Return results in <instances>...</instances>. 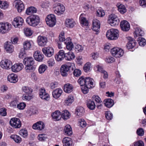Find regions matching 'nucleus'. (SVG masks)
<instances>
[{
    "label": "nucleus",
    "mask_w": 146,
    "mask_h": 146,
    "mask_svg": "<svg viewBox=\"0 0 146 146\" xmlns=\"http://www.w3.org/2000/svg\"><path fill=\"white\" fill-rule=\"evenodd\" d=\"M73 86L72 84L67 83L64 85V91L67 93L71 92L73 90Z\"/></svg>",
    "instance_id": "30"
},
{
    "label": "nucleus",
    "mask_w": 146,
    "mask_h": 146,
    "mask_svg": "<svg viewBox=\"0 0 146 146\" xmlns=\"http://www.w3.org/2000/svg\"><path fill=\"white\" fill-rule=\"evenodd\" d=\"M22 99L24 100L27 101H29L32 98V94H23L22 97Z\"/></svg>",
    "instance_id": "52"
},
{
    "label": "nucleus",
    "mask_w": 146,
    "mask_h": 146,
    "mask_svg": "<svg viewBox=\"0 0 146 146\" xmlns=\"http://www.w3.org/2000/svg\"><path fill=\"white\" fill-rule=\"evenodd\" d=\"M63 132L65 135L70 136L72 134V129L70 125H67L64 127Z\"/></svg>",
    "instance_id": "28"
},
{
    "label": "nucleus",
    "mask_w": 146,
    "mask_h": 146,
    "mask_svg": "<svg viewBox=\"0 0 146 146\" xmlns=\"http://www.w3.org/2000/svg\"><path fill=\"white\" fill-rule=\"evenodd\" d=\"M47 66L44 64H42L40 65L38 68V71L39 73H43L47 68Z\"/></svg>",
    "instance_id": "53"
},
{
    "label": "nucleus",
    "mask_w": 146,
    "mask_h": 146,
    "mask_svg": "<svg viewBox=\"0 0 146 146\" xmlns=\"http://www.w3.org/2000/svg\"><path fill=\"white\" fill-rule=\"evenodd\" d=\"M44 124L43 122L39 121L34 124L32 127L34 129L41 130L44 128Z\"/></svg>",
    "instance_id": "19"
},
{
    "label": "nucleus",
    "mask_w": 146,
    "mask_h": 146,
    "mask_svg": "<svg viewBox=\"0 0 146 146\" xmlns=\"http://www.w3.org/2000/svg\"><path fill=\"white\" fill-rule=\"evenodd\" d=\"M44 54L47 57H50L52 56L54 53L53 48L50 47L43 48L42 49Z\"/></svg>",
    "instance_id": "11"
},
{
    "label": "nucleus",
    "mask_w": 146,
    "mask_h": 146,
    "mask_svg": "<svg viewBox=\"0 0 146 146\" xmlns=\"http://www.w3.org/2000/svg\"><path fill=\"white\" fill-rule=\"evenodd\" d=\"M75 56L74 54L71 51H69L67 53H65V58L67 60H70L74 58Z\"/></svg>",
    "instance_id": "34"
},
{
    "label": "nucleus",
    "mask_w": 146,
    "mask_h": 146,
    "mask_svg": "<svg viewBox=\"0 0 146 146\" xmlns=\"http://www.w3.org/2000/svg\"><path fill=\"white\" fill-rule=\"evenodd\" d=\"M134 33V36L136 37L143 36L144 35V32L140 28H137Z\"/></svg>",
    "instance_id": "40"
},
{
    "label": "nucleus",
    "mask_w": 146,
    "mask_h": 146,
    "mask_svg": "<svg viewBox=\"0 0 146 146\" xmlns=\"http://www.w3.org/2000/svg\"><path fill=\"white\" fill-rule=\"evenodd\" d=\"M117 6L118 8V10L121 14H124L126 12V9L125 7L123 5L118 4Z\"/></svg>",
    "instance_id": "39"
},
{
    "label": "nucleus",
    "mask_w": 146,
    "mask_h": 146,
    "mask_svg": "<svg viewBox=\"0 0 146 146\" xmlns=\"http://www.w3.org/2000/svg\"><path fill=\"white\" fill-rule=\"evenodd\" d=\"M93 101H95L96 103V104H102V102L101 101L100 98L98 96L94 95L92 97Z\"/></svg>",
    "instance_id": "49"
},
{
    "label": "nucleus",
    "mask_w": 146,
    "mask_h": 146,
    "mask_svg": "<svg viewBox=\"0 0 146 146\" xmlns=\"http://www.w3.org/2000/svg\"><path fill=\"white\" fill-rule=\"evenodd\" d=\"M95 70H97L98 72H100L101 73H105L106 71L104 70H103V68L99 66V65H97L96 67L94 68Z\"/></svg>",
    "instance_id": "61"
},
{
    "label": "nucleus",
    "mask_w": 146,
    "mask_h": 146,
    "mask_svg": "<svg viewBox=\"0 0 146 146\" xmlns=\"http://www.w3.org/2000/svg\"><path fill=\"white\" fill-rule=\"evenodd\" d=\"M62 92V90L60 88H57L52 92L53 97L55 99H57L61 95Z\"/></svg>",
    "instance_id": "26"
},
{
    "label": "nucleus",
    "mask_w": 146,
    "mask_h": 146,
    "mask_svg": "<svg viewBox=\"0 0 146 146\" xmlns=\"http://www.w3.org/2000/svg\"><path fill=\"white\" fill-rule=\"evenodd\" d=\"M23 63L26 65L32 66L34 64V60L32 57H28L24 59Z\"/></svg>",
    "instance_id": "22"
},
{
    "label": "nucleus",
    "mask_w": 146,
    "mask_h": 146,
    "mask_svg": "<svg viewBox=\"0 0 146 146\" xmlns=\"http://www.w3.org/2000/svg\"><path fill=\"white\" fill-rule=\"evenodd\" d=\"M96 15L98 17H102L105 15V13L103 10L101 9L98 10L97 11Z\"/></svg>",
    "instance_id": "64"
},
{
    "label": "nucleus",
    "mask_w": 146,
    "mask_h": 146,
    "mask_svg": "<svg viewBox=\"0 0 146 146\" xmlns=\"http://www.w3.org/2000/svg\"><path fill=\"white\" fill-rule=\"evenodd\" d=\"M13 4L18 12H21L24 9L25 6L21 0H15Z\"/></svg>",
    "instance_id": "9"
},
{
    "label": "nucleus",
    "mask_w": 146,
    "mask_h": 146,
    "mask_svg": "<svg viewBox=\"0 0 146 146\" xmlns=\"http://www.w3.org/2000/svg\"><path fill=\"white\" fill-rule=\"evenodd\" d=\"M136 43L135 41L133 40L129 41L126 46V48L128 49L133 48L135 45Z\"/></svg>",
    "instance_id": "44"
},
{
    "label": "nucleus",
    "mask_w": 146,
    "mask_h": 146,
    "mask_svg": "<svg viewBox=\"0 0 146 146\" xmlns=\"http://www.w3.org/2000/svg\"><path fill=\"white\" fill-rule=\"evenodd\" d=\"M85 78L83 76H80L78 80V82L82 86H84V80Z\"/></svg>",
    "instance_id": "59"
},
{
    "label": "nucleus",
    "mask_w": 146,
    "mask_h": 146,
    "mask_svg": "<svg viewBox=\"0 0 146 146\" xmlns=\"http://www.w3.org/2000/svg\"><path fill=\"white\" fill-rule=\"evenodd\" d=\"M37 41L40 46H44L46 45L47 43V39L45 37L39 36L37 38Z\"/></svg>",
    "instance_id": "15"
},
{
    "label": "nucleus",
    "mask_w": 146,
    "mask_h": 146,
    "mask_svg": "<svg viewBox=\"0 0 146 146\" xmlns=\"http://www.w3.org/2000/svg\"><path fill=\"white\" fill-rule=\"evenodd\" d=\"M9 123L12 127L15 128H19L21 126V122L19 119L16 117L11 119Z\"/></svg>",
    "instance_id": "10"
},
{
    "label": "nucleus",
    "mask_w": 146,
    "mask_h": 146,
    "mask_svg": "<svg viewBox=\"0 0 146 146\" xmlns=\"http://www.w3.org/2000/svg\"><path fill=\"white\" fill-rule=\"evenodd\" d=\"M61 73H66V72H72L73 73H81L80 70L76 69H74L73 67L68 66L67 65L65 64L62 65L60 69Z\"/></svg>",
    "instance_id": "3"
},
{
    "label": "nucleus",
    "mask_w": 146,
    "mask_h": 146,
    "mask_svg": "<svg viewBox=\"0 0 146 146\" xmlns=\"http://www.w3.org/2000/svg\"><path fill=\"white\" fill-rule=\"evenodd\" d=\"M26 72H33L35 70V68L32 66L26 65L25 68Z\"/></svg>",
    "instance_id": "51"
},
{
    "label": "nucleus",
    "mask_w": 146,
    "mask_h": 146,
    "mask_svg": "<svg viewBox=\"0 0 146 146\" xmlns=\"http://www.w3.org/2000/svg\"><path fill=\"white\" fill-rule=\"evenodd\" d=\"M74 99L73 96L71 95L69 96L65 100V104L67 106L71 104L74 102Z\"/></svg>",
    "instance_id": "37"
},
{
    "label": "nucleus",
    "mask_w": 146,
    "mask_h": 146,
    "mask_svg": "<svg viewBox=\"0 0 146 146\" xmlns=\"http://www.w3.org/2000/svg\"><path fill=\"white\" fill-rule=\"evenodd\" d=\"M11 25L7 22L0 23V33L3 34L7 33L11 29Z\"/></svg>",
    "instance_id": "6"
},
{
    "label": "nucleus",
    "mask_w": 146,
    "mask_h": 146,
    "mask_svg": "<svg viewBox=\"0 0 146 146\" xmlns=\"http://www.w3.org/2000/svg\"><path fill=\"white\" fill-rule=\"evenodd\" d=\"M70 40L66 41L64 42V43L66 45V48L68 50H71L73 48V44L70 41Z\"/></svg>",
    "instance_id": "48"
},
{
    "label": "nucleus",
    "mask_w": 146,
    "mask_h": 146,
    "mask_svg": "<svg viewBox=\"0 0 146 146\" xmlns=\"http://www.w3.org/2000/svg\"><path fill=\"white\" fill-rule=\"evenodd\" d=\"M87 105L88 107L92 110H94L96 106L93 101L90 100H88Z\"/></svg>",
    "instance_id": "38"
},
{
    "label": "nucleus",
    "mask_w": 146,
    "mask_h": 146,
    "mask_svg": "<svg viewBox=\"0 0 146 146\" xmlns=\"http://www.w3.org/2000/svg\"><path fill=\"white\" fill-rule=\"evenodd\" d=\"M64 32H61V34L59 35V39L60 41V42H63V41H68V40H70V38L69 37L66 38V40H65L64 36Z\"/></svg>",
    "instance_id": "45"
},
{
    "label": "nucleus",
    "mask_w": 146,
    "mask_h": 146,
    "mask_svg": "<svg viewBox=\"0 0 146 146\" xmlns=\"http://www.w3.org/2000/svg\"><path fill=\"white\" fill-rule=\"evenodd\" d=\"M100 28V23L96 19H94L92 21V29L97 32L99 31Z\"/></svg>",
    "instance_id": "16"
},
{
    "label": "nucleus",
    "mask_w": 146,
    "mask_h": 146,
    "mask_svg": "<svg viewBox=\"0 0 146 146\" xmlns=\"http://www.w3.org/2000/svg\"><path fill=\"white\" fill-rule=\"evenodd\" d=\"M119 31L115 29H110L107 32L106 36L109 40L117 39L119 36Z\"/></svg>",
    "instance_id": "2"
},
{
    "label": "nucleus",
    "mask_w": 146,
    "mask_h": 146,
    "mask_svg": "<svg viewBox=\"0 0 146 146\" xmlns=\"http://www.w3.org/2000/svg\"><path fill=\"white\" fill-rule=\"evenodd\" d=\"M75 22L72 19H66L65 21V24L68 27L73 28L75 25Z\"/></svg>",
    "instance_id": "25"
},
{
    "label": "nucleus",
    "mask_w": 146,
    "mask_h": 146,
    "mask_svg": "<svg viewBox=\"0 0 146 146\" xmlns=\"http://www.w3.org/2000/svg\"><path fill=\"white\" fill-rule=\"evenodd\" d=\"M10 137L17 143H19L21 141V137L17 135H12L10 136Z\"/></svg>",
    "instance_id": "43"
},
{
    "label": "nucleus",
    "mask_w": 146,
    "mask_h": 146,
    "mask_svg": "<svg viewBox=\"0 0 146 146\" xmlns=\"http://www.w3.org/2000/svg\"><path fill=\"white\" fill-rule=\"evenodd\" d=\"M81 24L83 26H87L88 24V21L86 18L81 15L80 17Z\"/></svg>",
    "instance_id": "42"
},
{
    "label": "nucleus",
    "mask_w": 146,
    "mask_h": 146,
    "mask_svg": "<svg viewBox=\"0 0 146 146\" xmlns=\"http://www.w3.org/2000/svg\"><path fill=\"white\" fill-rule=\"evenodd\" d=\"M94 80L90 77H86L84 80V85H86L89 88H92L94 87Z\"/></svg>",
    "instance_id": "20"
},
{
    "label": "nucleus",
    "mask_w": 146,
    "mask_h": 146,
    "mask_svg": "<svg viewBox=\"0 0 146 146\" xmlns=\"http://www.w3.org/2000/svg\"><path fill=\"white\" fill-rule=\"evenodd\" d=\"M106 119L108 120H111L113 117L112 114L110 111H106L105 113Z\"/></svg>",
    "instance_id": "58"
},
{
    "label": "nucleus",
    "mask_w": 146,
    "mask_h": 146,
    "mask_svg": "<svg viewBox=\"0 0 146 146\" xmlns=\"http://www.w3.org/2000/svg\"><path fill=\"white\" fill-rule=\"evenodd\" d=\"M54 13L58 15L63 14L65 11V8L63 4L59 3H56L53 6Z\"/></svg>",
    "instance_id": "4"
},
{
    "label": "nucleus",
    "mask_w": 146,
    "mask_h": 146,
    "mask_svg": "<svg viewBox=\"0 0 146 146\" xmlns=\"http://www.w3.org/2000/svg\"><path fill=\"white\" fill-rule=\"evenodd\" d=\"M5 48L8 52L11 53L14 50V47L10 42H6L5 43L4 45Z\"/></svg>",
    "instance_id": "29"
},
{
    "label": "nucleus",
    "mask_w": 146,
    "mask_h": 146,
    "mask_svg": "<svg viewBox=\"0 0 146 146\" xmlns=\"http://www.w3.org/2000/svg\"><path fill=\"white\" fill-rule=\"evenodd\" d=\"M63 146H72V139L71 138L66 137L63 139L62 140Z\"/></svg>",
    "instance_id": "24"
},
{
    "label": "nucleus",
    "mask_w": 146,
    "mask_h": 146,
    "mask_svg": "<svg viewBox=\"0 0 146 146\" xmlns=\"http://www.w3.org/2000/svg\"><path fill=\"white\" fill-rule=\"evenodd\" d=\"M45 20L47 25L50 27L54 26L56 24V21L55 16L52 14L47 15Z\"/></svg>",
    "instance_id": "7"
},
{
    "label": "nucleus",
    "mask_w": 146,
    "mask_h": 146,
    "mask_svg": "<svg viewBox=\"0 0 146 146\" xmlns=\"http://www.w3.org/2000/svg\"><path fill=\"white\" fill-rule=\"evenodd\" d=\"M37 11V9L36 8L33 6H31L27 9L26 11V13L27 15H30L32 13H36Z\"/></svg>",
    "instance_id": "35"
},
{
    "label": "nucleus",
    "mask_w": 146,
    "mask_h": 146,
    "mask_svg": "<svg viewBox=\"0 0 146 146\" xmlns=\"http://www.w3.org/2000/svg\"><path fill=\"white\" fill-rule=\"evenodd\" d=\"M83 8L86 10H88L90 9L92 10L94 9V7L91 5L85 4L83 6Z\"/></svg>",
    "instance_id": "63"
},
{
    "label": "nucleus",
    "mask_w": 146,
    "mask_h": 146,
    "mask_svg": "<svg viewBox=\"0 0 146 146\" xmlns=\"http://www.w3.org/2000/svg\"><path fill=\"white\" fill-rule=\"evenodd\" d=\"M65 53L63 50H60L55 56V58L57 61H60L65 58Z\"/></svg>",
    "instance_id": "21"
},
{
    "label": "nucleus",
    "mask_w": 146,
    "mask_h": 146,
    "mask_svg": "<svg viewBox=\"0 0 146 146\" xmlns=\"http://www.w3.org/2000/svg\"><path fill=\"white\" fill-rule=\"evenodd\" d=\"M26 21L30 26L35 27L40 23V18L36 15H32L27 18Z\"/></svg>",
    "instance_id": "1"
},
{
    "label": "nucleus",
    "mask_w": 146,
    "mask_h": 146,
    "mask_svg": "<svg viewBox=\"0 0 146 146\" xmlns=\"http://www.w3.org/2000/svg\"><path fill=\"white\" fill-rule=\"evenodd\" d=\"M38 139L40 141H43L45 140L47 138L46 135L45 134H39L38 136Z\"/></svg>",
    "instance_id": "54"
},
{
    "label": "nucleus",
    "mask_w": 146,
    "mask_h": 146,
    "mask_svg": "<svg viewBox=\"0 0 146 146\" xmlns=\"http://www.w3.org/2000/svg\"><path fill=\"white\" fill-rule=\"evenodd\" d=\"M104 102L105 106L108 108L111 107L114 104L113 100L110 98L105 100Z\"/></svg>",
    "instance_id": "32"
},
{
    "label": "nucleus",
    "mask_w": 146,
    "mask_h": 146,
    "mask_svg": "<svg viewBox=\"0 0 146 146\" xmlns=\"http://www.w3.org/2000/svg\"><path fill=\"white\" fill-rule=\"evenodd\" d=\"M108 21L111 26H115L119 25V20L116 15L112 14L109 15Z\"/></svg>",
    "instance_id": "5"
},
{
    "label": "nucleus",
    "mask_w": 146,
    "mask_h": 146,
    "mask_svg": "<svg viewBox=\"0 0 146 146\" xmlns=\"http://www.w3.org/2000/svg\"><path fill=\"white\" fill-rule=\"evenodd\" d=\"M115 60L114 58L112 57L109 56L106 58L105 61L108 63H111Z\"/></svg>",
    "instance_id": "62"
},
{
    "label": "nucleus",
    "mask_w": 146,
    "mask_h": 146,
    "mask_svg": "<svg viewBox=\"0 0 146 146\" xmlns=\"http://www.w3.org/2000/svg\"><path fill=\"white\" fill-rule=\"evenodd\" d=\"M52 116L53 118L56 120H60L61 118V113L59 111H56L52 113Z\"/></svg>",
    "instance_id": "33"
},
{
    "label": "nucleus",
    "mask_w": 146,
    "mask_h": 146,
    "mask_svg": "<svg viewBox=\"0 0 146 146\" xmlns=\"http://www.w3.org/2000/svg\"><path fill=\"white\" fill-rule=\"evenodd\" d=\"M137 41L138 42L139 45L141 46H144L146 44V40L143 38H139L137 39Z\"/></svg>",
    "instance_id": "50"
},
{
    "label": "nucleus",
    "mask_w": 146,
    "mask_h": 146,
    "mask_svg": "<svg viewBox=\"0 0 146 146\" xmlns=\"http://www.w3.org/2000/svg\"><path fill=\"white\" fill-rule=\"evenodd\" d=\"M85 111L83 107L81 106L77 107L76 109V114L78 116H81L83 115Z\"/></svg>",
    "instance_id": "31"
},
{
    "label": "nucleus",
    "mask_w": 146,
    "mask_h": 146,
    "mask_svg": "<svg viewBox=\"0 0 146 146\" xmlns=\"http://www.w3.org/2000/svg\"><path fill=\"white\" fill-rule=\"evenodd\" d=\"M34 57L36 60L41 62L44 59V55L39 51H36L34 54Z\"/></svg>",
    "instance_id": "23"
},
{
    "label": "nucleus",
    "mask_w": 146,
    "mask_h": 146,
    "mask_svg": "<svg viewBox=\"0 0 146 146\" xmlns=\"http://www.w3.org/2000/svg\"><path fill=\"white\" fill-rule=\"evenodd\" d=\"M39 94L40 98L42 99L48 100L49 98V95L46 92L44 88H41L39 90Z\"/></svg>",
    "instance_id": "14"
},
{
    "label": "nucleus",
    "mask_w": 146,
    "mask_h": 146,
    "mask_svg": "<svg viewBox=\"0 0 146 146\" xmlns=\"http://www.w3.org/2000/svg\"><path fill=\"white\" fill-rule=\"evenodd\" d=\"M111 54L115 57H120L122 56L124 54L123 50L118 47L112 48L111 51Z\"/></svg>",
    "instance_id": "8"
},
{
    "label": "nucleus",
    "mask_w": 146,
    "mask_h": 146,
    "mask_svg": "<svg viewBox=\"0 0 146 146\" xmlns=\"http://www.w3.org/2000/svg\"><path fill=\"white\" fill-rule=\"evenodd\" d=\"M136 133L138 136H142L144 133V130L142 128H139L137 130Z\"/></svg>",
    "instance_id": "60"
},
{
    "label": "nucleus",
    "mask_w": 146,
    "mask_h": 146,
    "mask_svg": "<svg viewBox=\"0 0 146 146\" xmlns=\"http://www.w3.org/2000/svg\"><path fill=\"white\" fill-rule=\"evenodd\" d=\"M19 134L24 138H26L28 135V132L26 129H21L19 132Z\"/></svg>",
    "instance_id": "47"
},
{
    "label": "nucleus",
    "mask_w": 146,
    "mask_h": 146,
    "mask_svg": "<svg viewBox=\"0 0 146 146\" xmlns=\"http://www.w3.org/2000/svg\"><path fill=\"white\" fill-rule=\"evenodd\" d=\"M61 115V117L65 120L68 119L70 115L69 112L66 110H64L62 111Z\"/></svg>",
    "instance_id": "36"
},
{
    "label": "nucleus",
    "mask_w": 146,
    "mask_h": 146,
    "mask_svg": "<svg viewBox=\"0 0 146 146\" xmlns=\"http://www.w3.org/2000/svg\"><path fill=\"white\" fill-rule=\"evenodd\" d=\"M91 63L89 62H87L85 64L84 66L83 69L86 72L89 71L91 68Z\"/></svg>",
    "instance_id": "55"
},
{
    "label": "nucleus",
    "mask_w": 146,
    "mask_h": 146,
    "mask_svg": "<svg viewBox=\"0 0 146 146\" xmlns=\"http://www.w3.org/2000/svg\"><path fill=\"white\" fill-rule=\"evenodd\" d=\"M9 6V3L8 2L3 1L2 5L0 6V8L3 9H5L8 8Z\"/></svg>",
    "instance_id": "56"
},
{
    "label": "nucleus",
    "mask_w": 146,
    "mask_h": 146,
    "mask_svg": "<svg viewBox=\"0 0 146 146\" xmlns=\"http://www.w3.org/2000/svg\"><path fill=\"white\" fill-rule=\"evenodd\" d=\"M8 81L11 83H15L18 80L17 76L15 74H10L7 77Z\"/></svg>",
    "instance_id": "27"
},
{
    "label": "nucleus",
    "mask_w": 146,
    "mask_h": 146,
    "mask_svg": "<svg viewBox=\"0 0 146 146\" xmlns=\"http://www.w3.org/2000/svg\"><path fill=\"white\" fill-rule=\"evenodd\" d=\"M120 26L121 29L123 31H127L130 29L129 23L126 21L123 20L120 23Z\"/></svg>",
    "instance_id": "17"
},
{
    "label": "nucleus",
    "mask_w": 146,
    "mask_h": 146,
    "mask_svg": "<svg viewBox=\"0 0 146 146\" xmlns=\"http://www.w3.org/2000/svg\"><path fill=\"white\" fill-rule=\"evenodd\" d=\"M1 67L5 69L10 68V67L12 65L11 62L7 59H5L1 60L0 63Z\"/></svg>",
    "instance_id": "13"
},
{
    "label": "nucleus",
    "mask_w": 146,
    "mask_h": 146,
    "mask_svg": "<svg viewBox=\"0 0 146 146\" xmlns=\"http://www.w3.org/2000/svg\"><path fill=\"white\" fill-rule=\"evenodd\" d=\"M24 33L26 36H30L33 33L32 31L29 28H25L24 29Z\"/></svg>",
    "instance_id": "57"
},
{
    "label": "nucleus",
    "mask_w": 146,
    "mask_h": 146,
    "mask_svg": "<svg viewBox=\"0 0 146 146\" xmlns=\"http://www.w3.org/2000/svg\"><path fill=\"white\" fill-rule=\"evenodd\" d=\"M23 46L24 50H29L31 47V44L30 41H26L23 43Z\"/></svg>",
    "instance_id": "46"
},
{
    "label": "nucleus",
    "mask_w": 146,
    "mask_h": 146,
    "mask_svg": "<svg viewBox=\"0 0 146 146\" xmlns=\"http://www.w3.org/2000/svg\"><path fill=\"white\" fill-rule=\"evenodd\" d=\"M22 90L27 94H31L33 90L31 88L27 86H24L22 87Z\"/></svg>",
    "instance_id": "41"
},
{
    "label": "nucleus",
    "mask_w": 146,
    "mask_h": 146,
    "mask_svg": "<svg viewBox=\"0 0 146 146\" xmlns=\"http://www.w3.org/2000/svg\"><path fill=\"white\" fill-rule=\"evenodd\" d=\"M23 22L24 21L22 18L17 17L14 19L12 24L15 27H20L22 26Z\"/></svg>",
    "instance_id": "12"
},
{
    "label": "nucleus",
    "mask_w": 146,
    "mask_h": 146,
    "mask_svg": "<svg viewBox=\"0 0 146 146\" xmlns=\"http://www.w3.org/2000/svg\"><path fill=\"white\" fill-rule=\"evenodd\" d=\"M23 68V65L21 63L15 64L11 67L12 71L15 72H19Z\"/></svg>",
    "instance_id": "18"
}]
</instances>
